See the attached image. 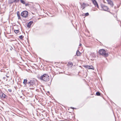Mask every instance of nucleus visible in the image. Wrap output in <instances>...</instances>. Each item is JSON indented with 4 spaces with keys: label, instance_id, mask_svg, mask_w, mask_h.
<instances>
[{
    "label": "nucleus",
    "instance_id": "1",
    "mask_svg": "<svg viewBox=\"0 0 121 121\" xmlns=\"http://www.w3.org/2000/svg\"><path fill=\"white\" fill-rule=\"evenodd\" d=\"M39 79L45 82L48 81L49 80V76L48 74H44L38 77Z\"/></svg>",
    "mask_w": 121,
    "mask_h": 121
},
{
    "label": "nucleus",
    "instance_id": "2",
    "mask_svg": "<svg viewBox=\"0 0 121 121\" xmlns=\"http://www.w3.org/2000/svg\"><path fill=\"white\" fill-rule=\"evenodd\" d=\"M28 14V12L26 11H25L22 12L21 13V16L23 17L24 18H26Z\"/></svg>",
    "mask_w": 121,
    "mask_h": 121
},
{
    "label": "nucleus",
    "instance_id": "3",
    "mask_svg": "<svg viewBox=\"0 0 121 121\" xmlns=\"http://www.w3.org/2000/svg\"><path fill=\"white\" fill-rule=\"evenodd\" d=\"M36 82V80L35 79H32L29 81L27 82V84L29 85H30V86L31 85H34L35 84Z\"/></svg>",
    "mask_w": 121,
    "mask_h": 121
},
{
    "label": "nucleus",
    "instance_id": "4",
    "mask_svg": "<svg viewBox=\"0 0 121 121\" xmlns=\"http://www.w3.org/2000/svg\"><path fill=\"white\" fill-rule=\"evenodd\" d=\"M0 92V97L1 99H4L6 98L7 96L5 94L3 93L1 90Z\"/></svg>",
    "mask_w": 121,
    "mask_h": 121
},
{
    "label": "nucleus",
    "instance_id": "5",
    "mask_svg": "<svg viewBox=\"0 0 121 121\" xmlns=\"http://www.w3.org/2000/svg\"><path fill=\"white\" fill-rule=\"evenodd\" d=\"M101 10H103L105 11H107L108 9L109 8L107 6H106L103 4L101 5Z\"/></svg>",
    "mask_w": 121,
    "mask_h": 121
},
{
    "label": "nucleus",
    "instance_id": "6",
    "mask_svg": "<svg viewBox=\"0 0 121 121\" xmlns=\"http://www.w3.org/2000/svg\"><path fill=\"white\" fill-rule=\"evenodd\" d=\"M108 4L110 5L112 7L114 6V4L113 2L111 0H106Z\"/></svg>",
    "mask_w": 121,
    "mask_h": 121
},
{
    "label": "nucleus",
    "instance_id": "7",
    "mask_svg": "<svg viewBox=\"0 0 121 121\" xmlns=\"http://www.w3.org/2000/svg\"><path fill=\"white\" fill-rule=\"evenodd\" d=\"M84 67L88 69H91L93 70L94 69V67L92 65H85L84 66Z\"/></svg>",
    "mask_w": 121,
    "mask_h": 121
},
{
    "label": "nucleus",
    "instance_id": "8",
    "mask_svg": "<svg viewBox=\"0 0 121 121\" xmlns=\"http://www.w3.org/2000/svg\"><path fill=\"white\" fill-rule=\"evenodd\" d=\"M92 1L93 4L95 5V6L96 7V6L98 8H99L98 4H97V2L95 0H93V1Z\"/></svg>",
    "mask_w": 121,
    "mask_h": 121
},
{
    "label": "nucleus",
    "instance_id": "9",
    "mask_svg": "<svg viewBox=\"0 0 121 121\" xmlns=\"http://www.w3.org/2000/svg\"><path fill=\"white\" fill-rule=\"evenodd\" d=\"M99 54L104 57H107L108 55V53H99Z\"/></svg>",
    "mask_w": 121,
    "mask_h": 121
},
{
    "label": "nucleus",
    "instance_id": "10",
    "mask_svg": "<svg viewBox=\"0 0 121 121\" xmlns=\"http://www.w3.org/2000/svg\"><path fill=\"white\" fill-rule=\"evenodd\" d=\"M33 23V22L32 21H30L28 24L27 25V27L30 28V27L31 26V24L32 23Z\"/></svg>",
    "mask_w": 121,
    "mask_h": 121
},
{
    "label": "nucleus",
    "instance_id": "11",
    "mask_svg": "<svg viewBox=\"0 0 121 121\" xmlns=\"http://www.w3.org/2000/svg\"><path fill=\"white\" fill-rule=\"evenodd\" d=\"M106 51L104 49H102L99 50V53H106Z\"/></svg>",
    "mask_w": 121,
    "mask_h": 121
},
{
    "label": "nucleus",
    "instance_id": "12",
    "mask_svg": "<svg viewBox=\"0 0 121 121\" xmlns=\"http://www.w3.org/2000/svg\"><path fill=\"white\" fill-rule=\"evenodd\" d=\"M81 53H76V55H75L74 57L75 58H77V56H80Z\"/></svg>",
    "mask_w": 121,
    "mask_h": 121
},
{
    "label": "nucleus",
    "instance_id": "13",
    "mask_svg": "<svg viewBox=\"0 0 121 121\" xmlns=\"http://www.w3.org/2000/svg\"><path fill=\"white\" fill-rule=\"evenodd\" d=\"M27 79H24V81L23 82V83L25 85H26V84H27Z\"/></svg>",
    "mask_w": 121,
    "mask_h": 121
},
{
    "label": "nucleus",
    "instance_id": "14",
    "mask_svg": "<svg viewBox=\"0 0 121 121\" xmlns=\"http://www.w3.org/2000/svg\"><path fill=\"white\" fill-rule=\"evenodd\" d=\"M8 2L9 4H12L14 3V0H9Z\"/></svg>",
    "mask_w": 121,
    "mask_h": 121
},
{
    "label": "nucleus",
    "instance_id": "15",
    "mask_svg": "<svg viewBox=\"0 0 121 121\" xmlns=\"http://www.w3.org/2000/svg\"><path fill=\"white\" fill-rule=\"evenodd\" d=\"M17 16L18 17V19H21V17H20V16L19 14V12L18 11L17 12Z\"/></svg>",
    "mask_w": 121,
    "mask_h": 121
},
{
    "label": "nucleus",
    "instance_id": "16",
    "mask_svg": "<svg viewBox=\"0 0 121 121\" xmlns=\"http://www.w3.org/2000/svg\"><path fill=\"white\" fill-rule=\"evenodd\" d=\"M91 57L92 56L94 57H96V55L95 54V53H91L90 54Z\"/></svg>",
    "mask_w": 121,
    "mask_h": 121
},
{
    "label": "nucleus",
    "instance_id": "17",
    "mask_svg": "<svg viewBox=\"0 0 121 121\" xmlns=\"http://www.w3.org/2000/svg\"><path fill=\"white\" fill-rule=\"evenodd\" d=\"M14 32L16 34H17L19 33V31L18 30H15Z\"/></svg>",
    "mask_w": 121,
    "mask_h": 121
},
{
    "label": "nucleus",
    "instance_id": "18",
    "mask_svg": "<svg viewBox=\"0 0 121 121\" xmlns=\"http://www.w3.org/2000/svg\"><path fill=\"white\" fill-rule=\"evenodd\" d=\"M68 64L69 66H72L73 65V63L72 62H70L68 63Z\"/></svg>",
    "mask_w": 121,
    "mask_h": 121
},
{
    "label": "nucleus",
    "instance_id": "19",
    "mask_svg": "<svg viewBox=\"0 0 121 121\" xmlns=\"http://www.w3.org/2000/svg\"><path fill=\"white\" fill-rule=\"evenodd\" d=\"M20 2L21 3L23 4H25V2L24 0H21Z\"/></svg>",
    "mask_w": 121,
    "mask_h": 121
},
{
    "label": "nucleus",
    "instance_id": "20",
    "mask_svg": "<svg viewBox=\"0 0 121 121\" xmlns=\"http://www.w3.org/2000/svg\"><path fill=\"white\" fill-rule=\"evenodd\" d=\"M85 5L86 4L85 3H83L82 4V7L83 9H84L85 8Z\"/></svg>",
    "mask_w": 121,
    "mask_h": 121
},
{
    "label": "nucleus",
    "instance_id": "21",
    "mask_svg": "<svg viewBox=\"0 0 121 121\" xmlns=\"http://www.w3.org/2000/svg\"><path fill=\"white\" fill-rule=\"evenodd\" d=\"M96 95L97 96H99L100 95V93L99 92H96Z\"/></svg>",
    "mask_w": 121,
    "mask_h": 121
},
{
    "label": "nucleus",
    "instance_id": "22",
    "mask_svg": "<svg viewBox=\"0 0 121 121\" xmlns=\"http://www.w3.org/2000/svg\"><path fill=\"white\" fill-rule=\"evenodd\" d=\"M19 0H14V3H17L18 2H19Z\"/></svg>",
    "mask_w": 121,
    "mask_h": 121
},
{
    "label": "nucleus",
    "instance_id": "23",
    "mask_svg": "<svg viewBox=\"0 0 121 121\" xmlns=\"http://www.w3.org/2000/svg\"><path fill=\"white\" fill-rule=\"evenodd\" d=\"M23 36L22 35H21L19 36V38L21 39H22L23 38Z\"/></svg>",
    "mask_w": 121,
    "mask_h": 121
},
{
    "label": "nucleus",
    "instance_id": "24",
    "mask_svg": "<svg viewBox=\"0 0 121 121\" xmlns=\"http://www.w3.org/2000/svg\"><path fill=\"white\" fill-rule=\"evenodd\" d=\"M25 5L26 6H29V4L28 3H25Z\"/></svg>",
    "mask_w": 121,
    "mask_h": 121
},
{
    "label": "nucleus",
    "instance_id": "25",
    "mask_svg": "<svg viewBox=\"0 0 121 121\" xmlns=\"http://www.w3.org/2000/svg\"><path fill=\"white\" fill-rule=\"evenodd\" d=\"M89 15V14L88 13H86L85 14V15L86 16H88Z\"/></svg>",
    "mask_w": 121,
    "mask_h": 121
},
{
    "label": "nucleus",
    "instance_id": "26",
    "mask_svg": "<svg viewBox=\"0 0 121 121\" xmlns=\"http://www.w3.org/2000/svg\"><path fill=\"white\" fill-rule=\"evenodd\" d=\"M76 53H81L78 50L77 51Z\"/></svg>",
    "mask_w": 121,
    "mask_h": 121
},
{
    "label": "nucleus",
    "instance_id": "27",
    "mask_svg": "<svg viewBox=\"0 0 121 121\" xmlns=\"http://www.w3.org/2000/svg\"><path fill=\"white\" fill-rule=\"evenodd\" d=\"M8 91H9L10 92H11L12 91V90L11 89H9L8 90Z\"/></svg>",
    "mask_w": 121,
    "mask_h": 121
},
{
    "label": "nucleus",
    "instance_id": "28",
    "mask_svg": "<svg viewBox=\"0 0 121 121\" xmlns=\"http://www.w3.org/2000/svg\"><path fill=\"white\" fill-rule=\"evenodd\" d=\"M82 44H80L79 45V46H81Z\"/></svg>",
    "mask_w": 121,
    "mask_h": 121
},
{
    "label": "nucleus",
    "instance_id": "29",
    "mask_svg": "<svg viewBox=\"0 0 121 121\" xmlns=\"http://www.w3.org/2000/svg\"><path fill=\"white\" fill-rule=\"evenodd\" d=\"M5 77H4H4L3 78L4 79H5Z\"/></svg>",
    "mask_w": 121,
    "mask_h": 121
},
{
    "label": "nucleus",
    "instance_id": "30",
    "mask_svg": "<svg viewBox=\"0 0 121 121\" xmlns=\"http://www.w3.org/2000/svg\"><path fill=\"white\" fill-rule=\"evenodd\" d=\"M7 76V77H8V76Z\"/></svg>",
    "mask_w": 121,
    "mask_h": 121
}]
</instances>
